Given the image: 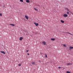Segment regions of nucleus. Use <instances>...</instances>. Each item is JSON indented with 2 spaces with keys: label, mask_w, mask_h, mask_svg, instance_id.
<instances>
[{
  "label": "nucleus",
  "mask_w": 73,
  "mask_h": 73,
  "mask_svg": "<svg viewBox=\"0 0 73 73\" xmlns=\"http://www.w3.org/2000/svg\"><path fill=\"white\" fill-rule=\"evenodd\" d=\"M67 14H68V15H69V12L67 11Z\"/></svg>",
  "instance_id": "nucleus-21"
},
{
  "label": "nucleus",
  "mask_w": 73,
  "mask_h": 73,
  "mask_svg": "<svg viewBox=\"0 0 73 73\" xmlns=\"http://www.w3.org/2000/svg\"><path fill=\"white\" fill-rule=\"evenodd\" d=\"M66 73H71V72H70L68 71L66 72Z\"/></svg>",
  "instance_id": "nucleus-19"
},
{
  "label": "nucleus",
  "mask_w": 73,
  "mask_h": 73,
  "mask_svg": "<svg viewBox=\"0 0 73 73\" xmlns=\"http://www.w3.org/2000/svg\"><path fill=\"white\" fill-rule=\"evenodd\" d=\"M63 46L64 47H66V44H63Z\"/></svg>",
  "instance_id": "nucleus-17"
},
{
  "label": "nucleus",
  "mask_w": 73,
  "mask_h": 73,
  "mask_svg": "<svg viewBox=\"0 0 73 73\" xmlns=\"http://www.w3.org/2000/svg\"><path fill=\"white\" fill-rule=\"evenodd\" d=\"M1 53H3V54H5V53L4 52V51H1Z\"/></svg>",
  "instance_id": "nucleus-8"
},
{
  "label": "nucleus",
  "mask_w": 73,
  "mask_h": 73,
  "mask_svg": "<svg viewBox=\"0 0 73 73\" xmlns=\"http://www.w3.org/2000/svg\"><path fill=\"white\" fill-rule=\"evenodd\" d=\"M64 33H68V34H69L70 35H72L73 36V34H72L71 33H70L69 32H64Z\"/></svg>",
  "instance_id": "nucleus-3"
},
{
  "label": "nucleus",
  "mask_w": 73,
  "mask_h": 73,
  "mask_svg": "<svg viewBox=\"0 0 73 73\" xmlns=\"http://www.w3.org/2000/svg\"><path fill=\"white\" fill-rule=\"evenodd\" d=\"M28 54V55H29V53H28V54Z\"/></svg>",
  "instance_id": "nucleus-28"
},
{
  "label": "nucleus",
  "mask_w": 73,
  "mask_h": 73,
  "mask_svg": "<svg viewBox=\"0 0 73 73\" xmlns=\"http://www.w3.org/2000/svg\"><path fill=\"white\" fill-rule=\"evenodd\" d=\"M34 9H35L36 11H38V9H36V8H34Z\"/></svg>",
  "instance_id": "nucleus-14"
},
{
  "label": "nucleus",
  "mask_w": 73,
  "mask_h": 73,
  "mask_svg": "<svg viewBox=\"0 0 73 73\" xmlns=\"http://www.w3.org/2000/svg\"><path fill=\"white\" fill-rule=\"evenodd\" d=\"M63 16L65 17H68V15L65 14L63 15Z\"/></svg>",
  "instance_id": "nucleus-2"
},
{
  "label": "nucleus",
  "mask_w": 73,
  "mask_h": 73,
  "mask_svg": "<svg viewBox=\"0 0 73 73\" xmlns=\"http://www.w3.org/2000/svg\"><path fill=\"white\" fill-rule=\"evenodd\" d=\"M33 65H35V62H33L32 63Z\"/></svg>",
  "instance_id": "nucleus-16"
},
{
  "label": "nucleus",
  "mask_w": 73,
  "mask_h": 73,
  "mask_svg": "<svg viewBox=\"0 0 73 73\" xmlns=\"http://www.w3.org/2000/svg\"><path fill=\"white\" fill-rule=\"evenodd\" d=\"M38 61L39 62H41V60H38Z\"/></svg>",
  "instance_id": "nucleus-26"
},
{
  "label": "nucleus",
  "mask_w": 73,
  "mask_h": 73,
  "mask_svg": "<svg viewBox=\"0 0 73 73\" xmlns=\"http://www.w3.org/2000/svg\"><path fill=\"white\" fill-rule=\"evenodd\" d=\"M42 44H43V45H46V42L45 41H43L42 42Z\"/></svg>",
  "instance_id": "nucleus-5"
},
{
  "label": "nucleus",
  "mask_w": 73,
  "mask_h": 73,
  "mask_svg": "<svg viewBox=\"0 0 73 73\" xmlns=\"http://www.w3.org/2000/svg\"><path fill=\"white\" fill-rule=\"evenodd\" d=\"M73 49V47L72 46H70V50H71V49Z\"/></svg>",
  "instance_id": "nucleus-6"
},
{
  "label": "nucleus",
  "mask_w": 73,
  "mask_h": 73,
  "mask_svg": "<svg viewBox=\"0 0 73 73\" xmlns=\"http://www.w3.org/2000/svg\"><path fill=\"white\" fill-rule=\"evenodd\" d=\"M59 69H60L61 68V67H58V68Z\"/></svg>",
  "instance_id": "nucleus-23"
},
{
  "label": "nucleus",
  "mask_w": 73,
  "mask_h": 73,
  "mask_svg": "<svg viewBox=\"0 0 73 73\" xmlns=\"http://www.w3.org/2000/svg\"><path fill=\"white\" fill-rule=\"evenodd\" d=\"M3 7H5V6L4 5V6H3Z\"/></svg>",
  "instance_id": "nucleus-29"
},
{
  "label": "nucleus",
  "mask_w": 73,
  "mask_h": 73,
  "mask_svg": "<svg viewBox=\"0 0 73 73\" xmlns=\"http://www.w3.org/2000/svg\"><path fill=\"white\" fill-rule=\"evenodd\" d=\"M18 65L19 66H20L21 65V64H18Z\"/></svg>",
  "instance_id": "nucleus-15"
},
{
  "label": "nucleus",
  "mask_w": 73,
  "mask_h": 73,
  "mask_svg": "<svg viewBox=\"0 0 73 73\" xmlns=\"http://www.w3.org/2000/svg\"><path fill=\"white\" fill-rule=\"evenodd\" d=\"M20 1L21 2H23V0H20Z\"/></svg>",
  "instance_id": "nucleus-20"
},
{
  "label": "nucleus",
  "mask_w": 73,
  "mask_h": 73,
  "mask_svg": "<svg viewBox=\"0 0 73 73\" xmlns=\"http://www.w3.org/2000/svg\"><path fill=\"white\" fill-rule=\"evenodd\" d=\"M61 22V23H64V21H62V20H61L60 21Z\"/></svg>",
  "instance_id": "nucleus-9"
},
{
  "label": "nucleus",
  "mask_w": 73,
  "mask_h": 73,
  "mask_svg": "<svg viewBox=\"0 0 73 73\" xmlns=\"http://www.w3.org/2000/svg\"><path fill=\"white\" fill-rule=\"evenodd\" d=\"M23 31H25V32H27V31L26 30H23Z\"/></svg>",
  "instance_id": "nucleus-24"
},
{
  "label": "nucleus",
  "mask_w": 73,
  "mask_h": 73,
  "mask_svg": "<svg viewBox=\"0 0 73 73\" xmlns=\"http://www.w3.org/2000/svg\"><path fill=\"white\" fill-rule=\"evenodd\" d=\"M10 25H12V26H14L15 25L14 24H10Z\"/></svg>",
  "instance_id": "nucleus-11"
},
{
  "label": "nucleus",
  "mask_w": 73,
  "mask_h": 73,
  "mask_svg": "<svg viewBox=\"0 0 73 73\" xmlns=\"http://www.w3.org/2000/svg\"><path fill=\"white\" fill-rule=\"evenodd\" d=\"M23 38L22 37H21L20 39H19V40H20L21 41V40H22V39Z\"/></svg>",
  "instance_id": "nucleus-7"
},
{
  "label": "nucleus",
  "mask_w": 73,
  "mask_h": 73,
  "mask_svg": "<svg viewBox=\"0 0 73 73\" xmlns=\"http://www.w3.org/2000/svg\"><path fill=\"white\" fill-rule=\"evenodd\" d=\"M34 24H35L36 26H37L38 25V23H34Z\"/></svg>",
  "instance_id": "nucleus-1"
},
{
  "label": "nucleus",
  "mask_w": 73,
  "mask_h": 73,
  "mask_svg": "<svg viewBox=\"0 0 73 73\" xmlns=\"http://www.w3.org/2000/svg\"><path fill=\"white\" fill-rule=\"evenodd\" d=\"M27 33L28 34H29L28 32H27Z\"/></svg>",
  "instance_id": "nucleus-27"
},
{
  "label": "nucleus",
  "mask_w": 73,
  "mask_h": 73,
  "mask_svg": "<svg viewBox=\"0 0 73 73\" xmlns=\"http://www.w3.org/2000/svg\"><path fill=\"white\" fill-rule=\"evenodd\" d=\"M0 16H2V14L1 13L0 14Z\"/></svg>",
  "instance_id": "nucleus-22"
},
{
  "label": "nucleus",
  "mask_w": 73,
  "mask_h": 73,
  "mask_svg": "<svg viewBox=\"0 0 73 73\" xmlns=\"http://www.w3.org/2000/svg\"><path fill=\"white\" fill-rule=\"evenodd\" d=\"M25 17L26 19L27 20H28V17L27 16L25 15Z\"/></svg>",
  "instance_id": "nucleus-4"
},
{
  "label": "nucleus",
  "mask_w": 73,
  "mask_h": 73,
  "mask_svg": "<svg viewBox=\"0 0 73 73\" xmlns=\"http://www.w3.org/2000/svg\"><path fill=\"white\" fill-rule=\"evenodd\" d=\"M45 57H46V58H47L48 56H47V55H46V54H45Z\"/></svg>",
  "instance_id": "nucleus-18"
},
{
  "label": "nucleus",
  "mask_w": 73,
  "mask_h": 73,
  "mask_svg": "<svg viewBox=\"0 0 73 73\" xmlns=\"http://www.w3.org/2000/svg\"><path fill=\"white\" fill-rule=\"evenodd\" d=\"M28 51H29L28 50H27V52H28Z\"/></svg>",
  "instance_id": "nucleus-25"
},
{
  "label": "nucleus",
  "mask_w": 73,
  "mask_h": 73,
  "mask_svg": "<svg viewBox=\"0 0 73 73\" xmlns=\"http://www.w3.org/2000/svg\"><path fill=\"white\" fill-rule=\"evenodd\" d=\"M26 1L27 3H29V0H27Z\"/></svg>",
  "instance_id": "nucleus-10"
},
{
  "label": "nucleus",
  "mask_w": 73,
  "mask_h": 73,
  "mask_svg": "<svg viewBox=\"0 0 73 73\" xmlns=\"http://www.w3.org/2000/svg\"><path fill=\"white\" fill-rule=\"evenodd\" d=\"M51 40H52V41H54L55 40V39L54 38H51Z\"/></svg>",
  "instance_id": "nucleus-12"
},
{
  "label": "nucleus",
  "mask_w": 73,
  "mask_h": 73,
  "mask_svg": "<svg viewBox=\"0 0 73 73\" xmlns=\"http://www.w3.org/2000/svg\"><path fill=\"white\" fill-rule=\"evenodd\" d=\"M67 65H72V63H69L67 64Z\"/></svg>",
  "instance_id": "nucleus-13"
}]
</instances>
